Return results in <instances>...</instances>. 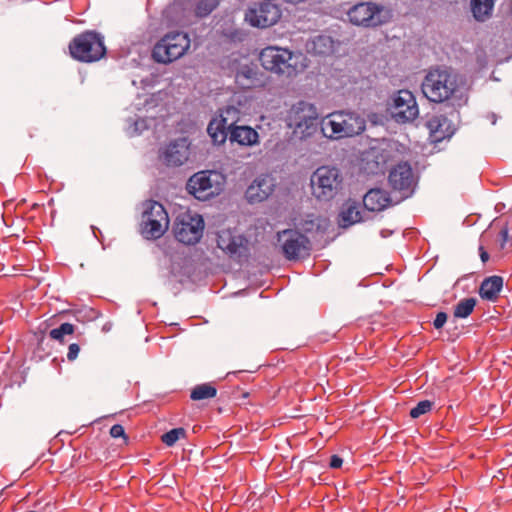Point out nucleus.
I'll return each instance as SVG.
<instances>
[{
	"label": "nucleus",
	"instance_id": "nucleus-1",
	"mask_svg": "<svg viewBox=\"0 0 512 512\" xmlns=\"http://www.w3.org/2000/svg\"><path fill=\"white\" fill-rule=\"evenodd\" d=\"M259 60L264 69L287 77L295 76L308 67V59L303 53L276 46L264 48Z\"/></svg>",
	"mask_w": 512,
	"mask_h": 512
},
{
	"label": "nucleus",
	"instance_id": "nucleus-2",
	"mask_svg": "<svg viewBox=\"0 0 512 512\" xmlns=\"http://www.w3.org/2000/svg\"><path fill=\"white\" fill-rule=\"evenodd\" d=\"M365 119L352 111H335L320 121L321 132L329 139H341L359 135L365 130Z\"/></svg>",
	"mask_w": 512,
	"mask_h": 512
},
{
	"label": "nucleus",
	"instance_id": "nucleus-3",
	"mask_svg": "<svg viewBox=\"0 0 512 512\" xmlns=\"http://www.w3.org/2000/svg\"><path fill=\"white\" fill-rule=\"evenodd\" d=\"M422 92L431 102L449 100L458 90L456 76L446 69L430 70L422 82Z\"/></svg>",
	"mask_w": 512,
	"mask_h": 512
},
{
	"label": "nucleus",
	"instance_id": "nucleus-4",
	"mask_svg": "<svg viewBox=\"0 0 512 512\" xmlns=\"http://www.w3.org/2000/svg\"><path fill=\"white\" fill-rule=\"evenodd\" d=\"M343 178L338 168L318 167L310 176L311 195L320 202L334 199L342 189Z\"/></svg>",
	"mask_w": 512,
	"mask_h": 512
},
{
	"label": "nucleus",
	"instance_id": "nucleus-5",
	"mask_svg": "<svg viewBox=\"0 0 512 512\" xmlns=\"http://www.w3.org/2000/svg\"><path fill=\"white\" fill-rule=\"evenodd\" d=\"M318 117L319 113L314 104L298 101L288 110L286 123L295 136L304 139L316 132Z\"/></svg>",
	"mask_w": 512,
	"mask_h": 512
},
{
	"label": "nucleus",
	"instance_id": "nucleus-6",
	"mask_svg": "<svg viewBox=\"0 0 512 512\" xmlns=\"http://www.w3.org/2000/svg\"><path fill=\"white\" fill-rule=\"evenodd\" d=\"M226 176L218 171H199L187 182V190L196 199L205 201L221 194L225 188Z\"/></svg>",
	"mask_w": 512,
	"mask_h": 512
},
{
	"label": "nucleus",
	"instance_id": "nucleus-7",
	"mask_svg": "<svg viewBox=\"0 0 512 512\" xmlns=\"http://www.w3.org/2000/svg\"><path fill=\"white\" fill-rule=\"evenodd\" d=\"M70 54L82 62L100 60L106 53L103 37L92 31H87L75 37L69 45Z\"/></svg>",
	"mask_w": 512,
	"mask_h": 512
},
{
	"label": "nucleus",
	"instance_id": "nucleus-8",
	"mask_svg": "<svg viewBox=\"0 0 512 512\" xmlns=\"http://www.w3.org/2000/svg\"><path fill=\"white\" fill-rule=\"evenodd\" d=\"M190 47L186 33L173 32L165 35L153 49V58L159 63H170L182 57Z\"/></svg>",
	"mask_w": 512,
	"mask_h": 512
},
{
	"label": "nucleus",
	"instance_id": "nucleus-9",
	"mask_svg": "<svg viewBox=\"0 0 512 512\" xmlns=\"http://www.w3.org/2000/svg\"><path fill=\"white\" fill-rule=\"evenodd\" d=\"M169 218L163 205L156 201H147L143 204L142 233L146 238L157 239L167 230Z\"/></svg>",
	"mask_w": 512,
	"mask_h": 512
},
{
	"label": "nucleus",
	"instance_id": "nucleus-10",
	"mask_svg": "<svg viewBox=\"0 0 512 512\" xmlns=\"http://www.w3.org/2000/svg\"><path fill=\"white\" fill-rule=\"evenodd\" d=\"M349 21L355 26L377 27L388 22L389 12L373 2H362L351 7L347 13Z\"/></svg>",
	"mask_w": 512,
	"mask_h": 512
},
{
	"label": "nucleus",
	"instance_id": "nucleus-11",
	"mask_svg": "<svg viewBox=\"0 0 512 512\" xmlns=\"http://www.w3.org/2000/svg\"><path fill=\"white\" fill-rule=\"evenodd\" d=\"M204 230V221L201 215L185 211L180 213L174 223L176 239L186 245H194L201 239Z\"/></svg>",
	"mask_w": 512,
	"mask_h": 512
},
{
	"label": "nucleus",
	"instance_id": "nucleus-12",
	"mask_svg": "<svg viewBox=\"0 0 512 512\" xmlns=\"http://www.w3.org/2000/svg\"><path fill=\"white\" fill-rule=\"evenodd\" d=\"M389 111L398 123L412 122L419 115L415 96L409 90H399L392 96Z\"/></svg>",
	"mask_w": 512,
	"mask_h": 512
},
{
	"label": "nucleus",
	"instance_id": "nucleus-13",
	"mask_svg": "<svg viewBox=\"0 0 512 512\" xmlns=\"http://www.w3.org/2000/svg\"><path fill=\"white\" fill-rule=\"evenodd\" d=\"M277 240L283 254L289 260L298 259L309 254L310 241L308 238L293 229H286L278 232Z\"/></svg>",
	"mask_w": 512,
	"mask_h": 512
},
{
	"label": "nucleus",
	"instance_id": "nucleus-14",
	"mask_svg": "<svg viewBox=\"0 0 512 512\" xmlns=\"http://www.w3.org/2000/svg\"><path fill=\"white\" fill-rule=\"evenodd\" d=\"M279 7L269 0L254 4L245 13V20L253 27L267 28L280 18Z\"/></svg>",
	"mask_w": 512,
	"mask_h": 512
},
{
	"label": "nucleus",
	"instance_id": "nucleus-15",
	"mask_svg": "<svg viewBox=\"0 0 512 512\" xmlns=\"http://www.w3.org/2000/svg\"><path fill=\"white\" fill-rule=\"evenodd\" d=\"M190 156V142L186 137L171 141L160 152L161 161L169 167L185 164Z\"/></svg>",
	"mask_w": 512,
	"mask_h": 512
},
{
	"label": "nucleus",
	"instance_id": "nucleus-16",
	"mask_svg": "<svg viewBox=\"0 0 512 512\" xmlns=\"http://www.w3.org/2000/svg\"><path fill=\"white\" fill-rule=\"evenodd\" d=\"M391 187L402 193V197H408L414 188L415 178L411 166L406 163H399L389 174Z\"/></svg>",
	"mask_w": 512,
	"mask_h": 512
},
{
	"label": "nucleus",
	"instance_id": "nucleus-17",
	"mask_svg": "<svg viewBox=\"0 0 512 512\" xmlns=\"http://www.w3.org/2000/svg\"><path fill=\"white\" fill-rule=\"evenodd\" d=\"M275 179L268 174L257 176L248 186L245 196L249 203H259L266 200L274 191Z\"/></svg>",
	"mask_w": 512,
	"mask_h": 512
},
{
	"label": "nucleus",
	"instance_id": "nucleus-18",
	"mask_svg": "<svg viewBox=\"0 0 512 512\" xmlns=\"http://www.w3.org/2000/svg\"><path fill=\"white\" fill-rule=\"evenodd\" d=\"M247 240L231 230L218 233L217 246L230 256H240L246 250Z\"/></svg>",
	"mask_w": 512,
	"mask_h": 512
},
{
	"label": "nucleus",
	"instance_id": "nucleus-19",
	"mask_svg": "<svg viewBox=\"0 0 512 512\" xmlns=\"http://www.w3.org/2000/svg\"><path fill=\"white\" fill-rule=\"evenodd\" d=\"M426 127L429 130L432 142H440L446 138H450L455 132L451 121L443 115L431 116L426 122Z\"/></svg>",
	"mask_w": 512,
	"mask_h": 512
},
{
	"label": "nucleus",
	"instance_id": "nucleus-20",
	"mask_svg": "<svg viewBox=\"0 0 512 512\" xmlns=\"http://www.w3.org/2000/svg\"><path fill=\"white\" fill-rule=\"evenodd\" d=\"M363 204L369 211L380 212L392 204L388 192L381 188L370 189L363 197Z\"/></svg>",
	"mask_w": 512,
	"mask_h": 512
},
{
	"label": "nucleus",
	"instance_id": "nucleus-21",
	"mask_svg": "<svg viewBox=\"0 0 512 512\" xmlns=\"http://www.w3.org/2000/svg\"><path fill=\"white\" fill-rule=\"evenodd\" d=\"M229 141L240 146L252 147L259 144V134L250 126L239 125L229 131Z\"/></svg>",
	"mask_w": 512,
	"mask_h": 512
},
{
	"label": "nucleus",
	"instance_id": "nucleus-22",
	"mask_svg": "<svg viewBox=\"0 0 512 512\" xmlns=\"http://www.w3.org/2000/svg\"><path fill=\"white\" fill-rule=\"evenodd\" d=\"M235 81L242 89H249L259 84L258 71L255 66L242 65L235 75Z\"/></svg>",
	"mask_w": 512,
	"mask_h": 512
},
{
	"label": "nucleus",
	"instance_id": "nucleus-23",
	"mask_svg": "<svg viewBox=\"0 0 512 512\" xmlns=\"http://www.w3.org/2000/svg\"><path fill=\"white\" fill-rule=\"evenodd\" d=\"M503 287V278L500 276H491L481 283L479 294L482 299L495 301Z\"/></svg>",
	"mask_w": 512,
	"mask_h": 512
},
{
	"label": "nucleus",
	"instance_id": "nucleus-24",
	"mask_svg": "<svg viewBox=\"0 0 512 512\" xmlns=\"http://www.w3.org/2000/svg\"><path fill=\"white\" fill-rule=\"evenodd\" d=\"M307 49L317 55H329L334 51V41L330 36L319 35L307 44Z\"/></svg>",
	"mask_w": 512,
	"mask_h": 512
},
{
	"label": "nucleus",
	"instance_id": "nucleus-25",
	"mask_svg": "<svg viewBox=\"0 0 512 512\" xmlns=\"http://www.w3.org/2000/svg\"><path fill=\"white\" fill-rule=\"evenodd\" d=\"M176 2L179 5L187 3L197 17L209 15L218 5V0H176Z\"/></svg>",
	"mask_w": 512,
	"mask_h": 512
},
{
	"label": "nucleus",
	"instance_id": "nucleus-26",
	"mask_svg": "<svg viewBox=\"0 0 512 512\" xmlns=\"http://www.w3.org/2000/svg\"><path fill=\"white\" fill-rule=\"evenodd\" d=\"M470 5L473 17L484 22L492 15L494 0H471Z\"/></svg>",
	"mask_w": 512,
	"mask_h": 512
},
{
	"label": "nucleus",
	"instance_id": "nucleus-27",
	"mask_svg": "<svg viewBox=\"0 0 512 512\" xmlns=\"http://www.w3.org/2000/svg\"><path fill=\"white\" fill-rule=\"evenodd\" d=\"M229 128L226 127L217 117L212 119L207 127V132L213 143L223 144L229 139Z\"/></svg>",
	"mask_w": 512,
	"mask_h": 512
},
{
	"label": "nucleus",
	"instance_id": "nucleus-28",
	"mask_svg": "<svg viewBox=\"0 0 512 512\" xmlns=\"http://www.w3.org/2000/svg\"><path fill=\"white\" fill-rule=\"evenodd\" d=\"M217 118L229 128L236 127V123L240 120V110L234 106H227L220 111Z\"/></svg>",
	"mask_w": 512,
	"mask_h": 512
},
{
	"label": "nucleus",
	"instance_id": "nucleus-29",
	"mask_svg": "<svg viewBox=\"0 0 512 512\" xmlns=\"http://www.w3.org/2000/svg\"><path fill=\"white\" fill-rule=\"evenodd\" d=\"M344 226H349L362 221L361 211L357 205H348L341 213Z\"/></svg>",
	"mask_w": 512,
	"mask_h": 512
},
{
	"label": "nucleus",
	"instance_id": "nucleus-30",
	"mask_svg": "<svg viewBox=\"0 0 512 512\" xmlns=\"http://www.w3.org/2000/svg\"><path fill=\"white\" fill-rule=\"evenodd\" d=\"M476 305V299L474 298H465L462 299L457 303V305L454 308L453 315L456 318H466L468 317L472 311L474 310V307Z\"/></svg>",
	"mask_w": 512,
	"mask_h": 512
},
{
	"label": "nucleus",
	"instance_id": "nucleus-31",
	"mask_svg": "<svg viewBox=\"0 0 512 512\" xmlns=\"http://www.w3.org/2000/svg\"><path fill=\"white\" fill-rule=\"evenodd\" d=\"M216 389L209 384H201L196 386L191 392L193 400H203L213 398L216 395Z\"/></svg>",
	"mask_w": 512,
	"mask_h": 512
},
{
	"label": "nucleus",
	"instance_id": "nucleus-32",
	"mask_svg": "<svg viewBox=\"0 0 512 512\" xmlns=\"http://www.w3.org/2000/svg\"><path fill=\"white\" fill-rule=\"evenodd\" d=\"M74 332V326L70 323H63L60 327L52 329L49 333L54 340L63 341L65 335H71Z\"/></svg>",
	"mask_w": 512,
	"mask_h": 512
},
{
	"label": "nucleus",
	"instance_id": "nucleus-33",
	"mask_svg": "<svg viewBox=\"0 0 512 512\" xmlns=\"http://www.w3.org/2000/svg\"><path fill=\"white\" fill-rule=\"evenodd\" d=\"M185 430L183 428H175L162 435V441L167 446H173L181 437H184Z\"/></svg>",
	"mask_w": 512,
	"mask_h": 512
},
{
	"label": "nucleus",
	"instance_id": "nucleus-34",
	"mask_svg": "<svg viewBox=\"0 0 512 512\" xmlns=\"http://www.w3.org/2000/svg\"><path fill=\"white\" fill-rule=\"evenodd\" d=\"M432 406H433V402H431L429 400L420 401L414 408L411 409L410 416L412 418H418L421 415H424L427 412H429L431 410Z\"/></svg>",
	"mask_w": 512,
	"mask_h": 512
},
{
	"label": "nucleus",
	"instance_id": "nucleus-35",
	"mask_svg": "<svg viewBox=\"0 0 512 512\" xmlns=\"http://www.w3.org/2000/svg\"><path fill=\"white\" fill-rule=\"evenodd\" d=\"M149 126L148 121L146 119H138L134 121L133 126L130 127L129 134L131 136L140 134L142 131L147 129Z\"/></svg>",
	"mask_w": 512,
	"mask_h": 512
},
{
	"label": "nucleus",
	"instance_id": "nucleus-36",
	"mask_svg": "<svg viewBox=\"0 0 512 512\" xmlns=\"http://www.w3.org/2000/svg\"><path fill=\"white\" fill-rule=\"evenodd\" d=\"M320 227L321 225L319 219L312 216H309L308 219L301 223V228L306 232H312L314 229H318Z\"/></svg>",
	"mask_w": 512,
	"mask_h": 512
},
{
	"label": "nucleus",
	"instance_id": "nucleus-37",
	"mask_svg": "<svg viewBox=\"0 0 512 512\" xmlns=\"http://www.w3.org/2000/svg\"><path fill=\"white\" fill-rule=\"evenodd\" d=\"M446 321H447V314L445 312H439L436 315V318L434 319V322H433L434 327L436 329H440L444 326Z\"/></svg>",
	"mask_w": 512,
	"mask_h": 512
},
{
	"label": "nucleus",
	"instance_id": "nucleus-38",
	"mask_svg": "<svg viewBox=\"0 0 512 512\" xmlns=\"http://www.w3.org/2000/svg\"><path fill=\"white\" fill-rule=\"evenodd\" d=\"M80 348L76 343H72L69 345L67 358L69 361H73L78 357Z\"/></svg>",
	"mask_w": 512,
	"mask_h": 512
},
{
	"label": "nucleus",
	"instance_id": "nucleus-39",
	"mask_svg": "<svg viewBox=\"0 0 512 512\" xmlns=\"http://www.w3.org/2000/svg\"><path fill=\"white\" fill-rule=\"evenodd\" d=\"M110 435L113 438L124 437L125 436V431H124L123 426L120 425V424L113 425L111 427V429H110Z\"/></svg>",
	"mask_w": 512,
	"mask_h": 512
},
{
	"label": "nucleus",
	"instance_id": "nucleus-40",
	"mask_svg": "<svg viewBox=\"0 0 512 512\" xmlns=\"http://www.w3.org/2000/svg\"><path fill=\"white\" fill-rule=\"evenodd\" d=\"M342 463H343V459L341 457H339L338 455H332L330 458L329 465L331 468L337 469L342 466Z\"/></svg>",
	"mask_w": 512,
	"mask_h": 512
},
{
	"label": "nucleus",
	"instance_id": "nucleus-41",
	"mask_svg": "<svg viewBox=\"0 0 512 512\" xmlns=\"http://www.w3.org/2000/svg\"><path fill=\"white\" fill-rule=\"evenodd\" d=\"M480 258L482 262H486L489 259V254L484 250L483 247H480Z\"/></svg>",
	"mask_w": 512,
	"mask_h": 512
},
{
	"label": "nucleus",
	"instance_id": "nucleus-42",
	"mask_svg": "<svg viewBox=\"0 0 512 512\" xmlns=\"http://www.w3.org/2000/svg\"><path fill=\"white\" fill-rule=\"evenodd\" d=\"M501 238H502L501 247H504L505 242L508 240V230L507 229H503L501 231Z\"/></svg>",
	"mask_w": 512,
	"mask_h": 512
},
{
	"label": "nucleus",
	"instance_id": "nucleus-43",
	"mask_svg": "<svg viewBox=\"0 0 512 512\" xmlns=\"http://www.w3.org/2000/svg\"><path fill=\"white\" fill-rule=\"evenodd\" d=\"M395 147H396V144L395 143H388L386 148L383 149V151L385 152H391V151H394L395 150Z\"/></svg>",
	"mask_w": 512,
	"mask_h": 512
},
{
	"label": "nucleus",
	"instance_id": "nucleus-44",
	"mask_svg": "<svg viewBox=\"0 0 512 512\" xmlns=\"http://www.w3.org/2000/svg\"><path fill=\"white\" fill-rule=\"evenodd\" d=\"M495 123H496V116L492 115V124H495Z\"/></svg>",
	"mask_w": 512,
	"mask_h": 512
},
{
	"label": "nucleus",
	"instance_id": "nucleus-45",
	"mask_svg": "<svg viewBox=\"0 0 512 512\" xmlns=\"http://www.w3.org/2000/svg\"><path fill=\"white\" fill-rule=\"evenodd\" d=\"M387 161H388V159H386V158H384V157H383L382 162H383V163H386Z\"/></svg>",
	"mask_w": 512,
	"mask_h": 512
}]
</instances>
